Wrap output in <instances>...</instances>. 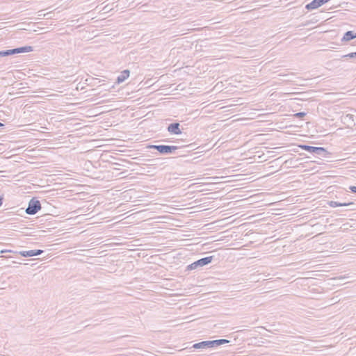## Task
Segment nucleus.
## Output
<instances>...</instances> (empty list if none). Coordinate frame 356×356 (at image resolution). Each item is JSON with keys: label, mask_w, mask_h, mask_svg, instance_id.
<instances>
[{"label": "nucleus", "mask_w": 356, "mask_h": 356, "mask_svg": "<svg viewBox=\"0 0 356 356\" xmlns=\"http://www.w3.org/2000/svg\"><path fill=\"white\" fill-rule=\"evenodd\" d=\"M355 38H356V33L352 31H348L344 33L343 37L341 40L342 41H350Z\"/></svg>", "instance_id": "nucleus-15"}, {"label": "nucleus", "mask_w": 356, "mask_h": 356, "mask_svg": "<svg viewBox=\"0 0 356 356\" xmlns=\"http://www.w3.org/2000/svg\"><path fill=\"white\" fill-rule=\"evenodd\" d=\"M328 204L332 207H349V206H353L354 204L353 202H337V201H330L328 202Z\"/></svg>", "instance_id": "nucleus-14"}, {"label": "nucleus", "mask_w": 356, "mask_h": 356, "mask_svg": "<svg viewBox=\"0 0 356 356\" xmlns=\"http://www.w3.org/2000/svg\"><path fill=\"white\" fill-rule=\"evenodd\" d=\"M331 153L325 148L313 146V163L321 164L324 161H329Z\"/></svg>", "instance_id": "nucleus-2"}, {"label": "nucleus", "mask_w": 356, "mask_h": 356, "mask_svg": "<svg viewBox=\"0 0 356 356\" xmlns=\"http://www.w3.org/2000/svg\"><path fill=\"white\" fill-rule=\"evenodd\" d=\"M325 131H326L325 129L323 131V130H321V129H316V132L321 133V132H325Z\"/></svg>", "instance_id": "nucleus-25"}, {"label": "nucleus", "mask_w": 356, "mask_h": 356, "mask_svg": "<svg viewBox=\"0 0 356 356\" xmlns=\"http://www.w3.org/2000/svg\"><path fill=\"white\" fill-rule=\"evenodd\" d=\"M341 120L348 127H353L356 124V117L350 113L343 114L341 117Z\"/></svg>", "instance_id": "nucleus-8"}, {"label": "nucleus", "mask_w": 356, "mask_h": 356, "mask_svg": "<svg viewBox=\"0 0 356 356\" xmlns=\"http://www.w3.org/2000/svg\"><path fill=\"white\" fill-rule=\"evenodd\" d=\"M3 204V197H0V207Z\"/></svg>", "instance_id": "nucleus-26"}, {"label": "nucleus", "mask_w": 356, "mask_h": 356, "mask_svg": "<svg viewBox=\"0 0 356 356\" xmlns=\"http://www.w3.org/2000/svg\"><path fill=\"white\" fill-rule=\"evenodd\" d=\"M302 148L307 150L309 152H312V146L310 145H303Z\"/></svg>", "instance_id": "nucleus-20"}, {"label": "nucleus", "mask_w": 356, "mask_h": 356, "mask_svg": "<svg viewBox=\"0 0 356 356\" xmlns=\"http://www.w3.org/2000/svg\"><path fill=\"white\" fill-rule=\"evenodd\" d=\"M346 277H340L339 279H344Z\"/></svg>", "instance_id": "nucleus-29"}, {"label": "nucleus", "mask_w": 356, "mask_h": 356, "mask_svg": "<svg viewBox=\"0 0 356 356\" xmlns=\"http://www.w3.org/2000/svg\"><path fill=\"white\" fill-rule=\"evenodd\" d=\"M149 148L156 149L161 154L167 155L174 154L175 150L178 149V147L165 145H152L149 146Z\"/></svg>", "instance_id": "nucleus-5"}, {"label": "nucleus", "mask_w": 356, "mask_h": 356, "mask_svg": "<svg viewBox=\"0 0 356 356\" xmlns=\"http://www.w3.org/2000/svg\"><path fill=\"white\" fill-rule=\"evenodd\" d=\"M3 126H4V124H2L1 122H0V127H3Z\"/></svg>", "instance_id": "nucleus-27"}, {"label": "nucleus", "mask_w": 356, "mask_h": 356, "mask_svg": "<svg viewBox=\"0 0 356 356\" xmlns=\"http://www.w3.org/2000/svg\"><path fill=\"white\" fill-rule=\"evenodd\" d=\"M167 130L170 134L179 135L182 133L179 122H173L170 124L167 127Z\"/></svg>", "instance_id": "nucleus-10"}, {"label": "nucleus", "mask_w": 356, "mask_h": 356, "mask_svg": "<svg viewBox=\"0 0 356 356\" xmlns=\"http://www.w3.org/2000/svg\"><path fill=\"white\" fill-rule=\"evenodd\" d=\"M307 10H312V2L307 3L305 6Z\"/></svg>", "instance_id": "nucleus-22"}, {"label": "nucleus", "mask_w": 356, "mask_h": 356, "mask_svg": "<svg viewBox=\"0 0 356 356\" xmlns=\"http://www.w3.org/2000/svg\"><path fill=\"white\" fill-rule=\"evenodd\" d=\"M305 115V113L303 112L298 113L296 114V115L298 117H302V116H304Z\"/></svg>", "instance_id": "nucleus-23"}, {"label": "nucleus", "mask_w": 356, "mask_h": 356, "mask_svg": "<svg viewBox=\"0 0 356 356\" xmlns=\"http://www.w3.org/2000/svg\"><path fill=\"white\" fill-rule=\"evenodd\" d=\"M42 15L45 16V15H46V14H43V15H42V14H38V16H42Z\"/></svg>", "instance_id": "nucleus-28"}, {"label": "nucleus", "mask_w": 356, "mask_h": 356, "mask_svg": "<svg viewBox=\"0 0 356 356\" xmlns=\"http://www.w3.org/2000/svg\"><path fill=\"white\" fill-rule=\"evenodd\" d=\"M129 74H130V71L129 70H124L118 76L117 82L118 83H122L129 76Z\"/></svg>", "instance_id": "nucleus-13"}, {"label": "nucleus", "mask_w": 356, "mask_h": 356, "mask_svg": "<svg viewBox=\"0 0 356 356\" xmlns=\"http://www.w3.org/2000/svg\"><path fill=\"white\" fill-rule=\"evenodd\" d=\"M329 239L327 236L322 235V233H318L315 236H313V254L323 252L325 249L329 248L328 243ZM315 257L313 256V259Z\"/></svg>", "instance_id": "nucleus-1"}, {"label": "nucleus", "mask_w": 356, "mask_h": 356, "mask_svg": "<svg viewBox=\"0 0 356 356\" xmlns=\"http://www.w3.org/2000/svg\"><path fill=\"white\" fill-rule=\"evenodd\" d=\"M209 342H210V348H213L214 346H221V345L227 343L229 342V341L227 340V339H217V340L209 341Z\"/></svg>", "instance_id": "nucleus-16"}, {"label": "nucleus", "mask_w": 356, "mask_h": 356, "mask_svg": "<svg viewBox=\"0 0 356 356\" xmlns=\"http://www.w3.org/2000/svg\"><path fill=\"white\" fill-rule=\"evenodd\" d=\"M314 211L315 210L313 209V234L322 233V235H323L326 229L325 223L327 222V218L321 216L317 217V213Z\"/></svg>", "instance_id": "nucleus-3"}, {"label": "nucleus", "mask_w": 356, "mask_h": 356, "mask_svg": "<svg viewBox=\"0 0 356 356\" xmlns=\"http://www.w3.org/2000/svg\"><path fill=\"white\" fill-rule=\"evenodd\" d=\"M12 250H1V253H6V252H12Z\"/></svg>", "instance_id": "nucleus-24"}, {"label": "nucleus", "mask_w": 356, "mask_h": 356, "mask_svg": "<svg viewBox=\"0 0 356 356\" xmlns=\"http://www.w3.org/2000/svg\"><path fill=\"white\" fill-rule=\"evenodd\" d=\"M193 348L195 349H206L210 348L209 341H203L193 344Z\"/></svg>", "instance_id": "nucleus-12"}, {"label": "nucleus", "mask_w": 356, "mask_h": 356, "mask_svg": "<svg viewBox=\"0 0 356 356\" xmlns=\"http://www.w3.org/2000/svg\"><path fill=\"white\" fill-rule=\"evenodd\" d=\"M44 251L42 250H31L28 251H20L18 253L22 257H30L40 255Z\"/></svg>", "instance_id": "nucleus-11"}, {"label": "nucleus", "mask_w": 356, "mask_h": 356, "mask_svg": "<svg viewBox=\"0 0 356 356\" xmlns=\"http://www.w3.org/2000/svg\"><path fill=\"white\" fill-rule=\"evenodd\" d=\"M350 190L351 191L352 193H356V186H350Z\"/></svg>", "instance_id": "nucleus-21"}, {"label": "nucleus", "mask_w": 356, "mask_h": 356, "mask_svg": "<svg viewBox=\"0 0 356 356\" xmlns=\"http://www.w3.org/2000/svg\"><path fill=\"white\" fill-rule=\"evenodd\" d=\"M33 51L32 46H24L12 49L0 51V57L9 56L17 54L31 52Z\"/></svg>", "instance_id": "nucleus-4"}, {"label": "nucleus", "mask_w": 356, "mask_h": 356, "mask_svg": "<svg viewBox=\"0 0 356 356\" xmlns=\"http://www.w3.org/2000/svg\"><path fill=\"white\" fill-rule=\"evenodd\" d=\"M312 291H313V300L314 299H316V300H318L320 299L321 298L318 297V296H314V293H317V294H321V292L319 291V289H316V288H313L312 289Z\"/></svg>", "instance_id": "nucleus-18"}, {"label": "nucleus", "mask_w": 356, "mask_h": 356, "mask_svg": "<svg viewBox=\"0 0 356 356\" xmlns=\"http://www.w3.org/2000/svg\"><path fill=\"white\" fill-rule=\"evenodd\" d=\"M317 261H318L313 260V286L317 285V284L314 282V280H321L319 277L324 275L323 274L321 273V272L324 271L323 270H321V265L318 264H314L316 263Z\"/></svg>", "instance_id": "nucleus-9"}, {"label": "nucleus", "mask_w": 356, "mask_h": 356, "mask_svg": "<svg viewBox=\"0 0 356 356\" xmlns=\"http://www.w3.org/2000/svg\"><path fill=\"white\" fill-rule=\"evenodd\" d=\"M343 58H356V51L344 55Z\"/></svg>", "instance_id": "nucleus-19"}, {"label": "nucleus", "mask_w": 356, "mask_h": 356, "mask_svg": "<svg viewBox=\"0 0 356 356\" xmlns=\"http://www.w3.org/2000/svg\"><path fill=\"white\" fill-rule=\"evenodd\" d=\"M213 259V256L206 257L194 261L186 267L188 270H195L210 264Z\"/></svg>", "instance_id": "nucleus-6"}, {"label": "nucleus", "mask_w": 356, "mask_h": 356, "mask_svg": "<svg viewBox=\"0 0 356 356\" xmlns=\"http://www.w3.org/2000/svg\"><path fill=\"white\" fill-rule=\"evenodd\" d=\"M329 1L330 0H313V10L321 7Z\"/></svg>", "instance_id": "nucleus-17"}, {"label": "nucleus", "mask_w": 356, "mask_h": 356, "mask_svg": "<svg viewBox=\"0 0 356 356\" xmlns=\"http://www.w3.org/2000/svg\"><path fill=\"white\" fill-rule=\"evenodd\" d=\"M41 209L40 202L35 198H32L26 209V213L29 215L35 214Z\"/></svg>", "instance_id": "nucleus-7"}]
</instances>
